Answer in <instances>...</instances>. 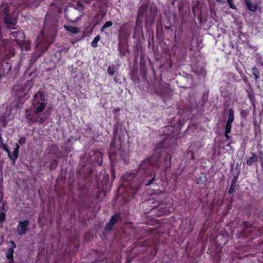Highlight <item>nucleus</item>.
Masks as SVG:
<instances>
[{"label": "nucleus", "instance_id": "1", "mask_svg": "<svg viewBox=\"0 0 263 263\" xmlns=\"http://www.w3.org/2000/svg\"><path fill=\"white\" fill-rule=\"evenodd\" d=\"M171 157H162L161 154L156 151L149 157L144 159L139 164L138 170L127 172L122 176L124 181L120 186L119 192H123V196L129 199L133 198L140 189L141 185L149 186L156 180V168L166 167L170 163Z\"/></svg>", "mask_w": 263, "mask_h": 263}, {"label": "nucleus", "instance_id": "2", "mask_svg": "<svg viewBox=\"0 0 263 263\" xmlns=\"http://www.w3.org/2000/svg\"><path fill=\"white\" fill-rule=\"evenodd\" d=\"M121 133L118 134V126H116L113 132V137L110 144L108 152L109 157L111 161L123 160L125 164L129 160V152L128 148L123 147V142L125 140V130L120 129Z\"/></svg>", "mask_w": 263, "mask_h": 263}, {"label": "nucleus", "instance_id": "3", "mask_svg": "<svg viewBox=\"0 0 263 263\" xmlns=\"http://www.w3.org/2000/svg\"><path fill=\"white\" fill-rule=\"evenodd\" d=\"M48 25L49 22L45 19L43 28L36 39V46L44 44V50H47L57 32V26L54 23H51L50 27Z\"/></svg>", "mask_w": 263, "mask_h": 263}, {"label": "nucleus", "instance_id": "4", "mask_svg": "<svg viewBox=\"0 0 263 263\" xmlns=\"http://www.w3.org/2000/svg\"><path fill=\"white\" fill-rule=\"evenodd\" d=\"M153 90L154 93L159 96L163 101L171 99L174 91L170 84L163 82L155 83Z\"/></svg>", "mask_w": 263, "mask_h": 263}, {"label": "nucleus", "instance_id": "5", "mask_svg": "<svg viewBox=\"0 0 263 263\" xmlns=\"http://www.w3.org/2000/svg\"><path fill=\"white\" fill-rule=\"evenodd\" d=\"M163 133L167 137L157 144L156 146V151L168 147L170 143V140L175 138L178 134L177 128L172 125L164 127Z\"/></svg>", "mask_w": 263, "mask_h": 263}, {"label": "nucleus", "instance_id": "6", "mask_svg": "<svg viewBox=\"0 0 263 263\" xmlns=\"http://www.w3.org/2000/svg\"><path fill=\"white\" fill-rule=\"evenodd\" d=\"M48 103L46 95L44 92L39 91L33 96L32 103L33 111L36 114L42 112L46 108Z\"/></svg>", "mask_w": 263, "mask_h": 263}, {"label": "nucleus", "instance_id": "7", "mask_svg": "<svg viewBox=\"0 0 263 263\" xmlns=\"http://www.w3.org/2000/svg\"><path fill=\"white\" fill-rule=\"evenodd\" d=\"M127 24H124L120 28L119 31L120 34L119 39H120L121 35H124L126 37H128L130 35V32L127 30ZM128 45L125 43H123L120 39H119V48L118 50L119 51L120 54L121 56L123 57L126 55V53L129 51L128 50Z\"/></svg>", "mask_w": 263, "mask_h": 263}, {"label": "nucleus", "instance_id": "8", "mask_svg": "<svg viewBox=\"0 0 263 263\" xmlns=\"http://www.w3.org/2000/svg\"><path fill=\"white\" fill-rule=\"evenodd\" d=\"M155 209H157L158 211L157 216L160 217L168 215L171 213V205L170 203H166L162 201H158V204L152 206V208L150 210H155Z\"/></svg>", "mask_w": 263, "mask_h": 263}, {"label": "nucleus", "instance_id": "9", "mask_svg": "<svg viewBox=\"0 0 263 263\" xmlns=\"http://www.w3.org/2000/svg\"><path fill=\"white\" fill-rule=\"evenodd\" d=\"M93 174L92 168L89 166H86L85 164L82 165L77 172V177L78 179H82L84 180H89Z\"/></svg>", "mask_w": 263, "mask_h": 263}, {"label": "nucleus", "instance_id": "10", "mask_svg": "<svg viewBox=\"0 0 263 263\" xmlns=\"http://www.w3.org/2000/svg\"><path fill=\"white\" fill-rule=\"evenodd\" d=\"M90 162L95 165L101 166L103 162V154L102 152L96 149L91 151L89 153Z\"/></svg>", "mask_w": 263, "mask_h": 263}, {"label": "nucleus", "instance_id": "11", "mask_svg": "<svg viewBox=\"0 0 263 263\" xmlns=\"http://www.w3.org/2000/svg\"><path fill=\"white\" fill-rule=\"evenodd\" d=\"M234 120V111L233 108H230L228 112V118L225 126L224 136L228 139H230V136L229 134L231 132L232 123Z\"/></svg>", "mask_w": 263, "mask_h": 263}, {"label": "nucleus", "instance_id": "12", "mask_svg": "<svg viewBox=\"0 0 263 263\" xmlns=\"http://www.w3.org/2000/svg\"><path fill=\"white\" fill-rule=\"evenodd\" d=\"M179 14L182 17V21L186 19L190 15V11L188 3L184 1H181L178 5Z\"/></svg>", "mask_w": 263, "mask_h": 263}, {"label": "nucleus", "instance_id": "13", "mask_svg": "<svg viewBox=\"0 0 263 263\" xmlns=\"http://www.w3.org/2000/svg\"><path fill=\"white\" fill-rule=\"evenodd\" d=\"M4 22L7 25V29L9 30L16 29L18 26L15 27L17 24V19L11 15L5 16L4 17Z\"/></svg>", "mask_w": 263, "mask_h": 263}, {"label": "nucleus", "instance_id": "14", "mask_svg": "<svg viewBox=\"0 0 263 263\" xmlns=\"http://www.w3.org/2000/svg\"><path fill=\"white\" fill-rule=\"evenodd\" d=\"M30 221L28 219L20 221L16 228V232L18 235H23L26 233L28 230Z\"/></svg>", "mask_w": 263, "mask_h": 263}, {"label": "nucleus", "instance_id": "15", "mask_svg": "<svg viewBox=\"0 0 263 263\" xmlns=\"http://www.w3.org/2000/svg\"><path fill=\"white\" fill-rule=\"evenodd\" d=\"M121 219V215L120 213H116L110 218L109 222L106 224L105 226V230L106 231H110L114 226L117 223V222Z\"/></svg>", "mask_w": 263, "mask_h": 263}, {"label": "nucleus", "instance_id": "16", "mask_svg": "<svg viewBox=\"0 0 263 263\" xmlns=\"http://www.w3.org/2000/svg\"><path fill=\"white\" fill-rule=\"evenodd\" d=\"M36 114L34 111L32 112L28 110H26L25 116L28 124L32 125L37 121L38 116Z\"/></svg>", "mask_w": 263, "mask_h": 263}, {"label": "nucleus", "instance_id": "17", "mask_svg": "<svg viewBox=\"0 0 263 263\" xmlns=\"http://www.w3.org/2000/svg\"><path fill=\"white\" fill-rule=\"evenodd\" d=\"M10 35L13 37L17 43L21 42L24 40L25 34L22 30H17L15 31H11Z\"/></svg>", "mask_w": 263, "mask_h": 263}, {"label": "nucleus", "instance_id": "18", "mask_svg": "<svg viewBox=\"0 0 263 263\" xmlns=\"http://www.w3.org/2000/svg\"><path fill=\"white\" fill-rule=\"evenodd\" d=\"M239 171L238 170L237 168H236V170L235 171H234V173H233V178L231 181V184L230 187L228 191V194H231L234 192L235 187L236 186V182L238 180V177L239 176Z\"/></svg>", "mask_w": 263, "mask_h": 263}, {"label": "nucleus", "instance_id": "19", "mask_svg": "<svg viewBox=\"0 0 263 263\" xmlns=\"http://www.w3.org/2000/svg\"><path fill=\"white\" fill-rule=\"evenodd\" d=\"M158 11L156 7H152L150 8L149 14L146 18V21L151 23H154V21L157 16Z\"/></svg>", "mask_w": 263, "mask_h": 263}, {"label": "nucleus", "instance_id": "20", "mask_svg": "<svg viewBox=\"0 0 263 263\" xmlns=\"http://www.w3.org/2000/svg\"><path fill=\"white\" fill-rule=\"evenodd\" d=\"M250 214L252 215L254 218H259L263 220V214L261 215L256 206H252L250 208Z\"/></svg>", "mask_w": 263, "mask_h": 263}, {"label": "nucleus", "instance_id": "21", "mask_svg": "<svg viewBox=\"0 0 263 263\" xmlns=\"http://www.w3.org/2000/svg\"><path fill=\"white\" fill-rule=\"evenodd\" d=\"M20 146L18 144H16L15 147L14 148L12 154L10 153L9 154L8 157L10 159H11L13 163H14L15 160L18 158V153H19Z\"/></svg>", "mask_w": 263, "mask_h": 263}, {"label": "nucleus", "instance_id": "22", "mask_svg": "<svg viewBox=\"0 0 263 263\" xmlns=\"http://www.w3.org/2000/svg\"><path fill=\"white\" fill-rule=\"evenodd\" d=\"M120 111V109L118 107L115 108L113 110V113L115 114L114 119L115 121H117V123L115 125L114 128L116 126H118V134L121 133L120 129H122V128H119V118L118 116V112Z\"/></svg>", "mask_w": 263, "mask_h": 263}, {"label": "nucleus", "instance_id": "23", "mask_svg": "<svg viewBox=\"0 0 263 263\" xmlns=\"http://www.w3.org/2000/svg\"><path fill=\"white\" fill-rule=\"evenodd\" d=\"M252 156L247 158L246 161V164L250 166L253 163L256 162L258 161V158L257 155L255 153H251Z\"/></svg>", "mask_w": 263, "mask_h": 263}, {"label": "nucleus", "instance_id": "24", "mask_svg": "<svg viewBox=\"0 0 263 263\" xmlns=\"http://www.w3.org/2000/svg\"><path fill=\"white\" fill-rule=\"evenodd\" d=\"M64 28L68 31L71 32L73 34H76L80 32V28L73 27L70 25H64Z\"/></svg>", "mask_w": 263, "mask_h": 263}, {"label": "nucleus", "instance_id": "25", "mask_svg": "<svg viewBox=\"0 0 263 263\" xmlns=\"http://www.w3.org/2000/svg\"><path fill=\"white\" fill-rule=\"evenodd\" d=\"M14 250L9 248L6 252V258L8 260V263H14Z\"/></svg>", "mask_w": 263, "mask_h": 263}, {"label": "nucleus", "instance_id": "26", "mask_svg": "<svg viewBox=\"0 0 263 263\" xmlns=\"http://www.w3.org/2000/svg\"><path fill=\"white\" fill-rule=\"evenodd\" d=\"M245 2L248 9L250 11L255 12L257 10L258 8V6L257 5L252 4L249 0H245Z\"/></svg>", "mask_w": 263, "mask_h": 263}, {"label": "nucleus", "instance_id": "27", "mask_svg": "<svg viewBox=\"0 0 263 263\" xmlns=\"http://www.w3.org/2000/svg\"><path fill=\"white\" fill-rule=\"evenodd\" d=\"M146 11H147L146 7L142 6V7H139V8L138 9V16H137V21H136V25H137V24H138V18L139 17H140L141 16L143 15L145 13ZM137 25H136V28H137ZM136 29V28H135V30Z\"/></svg>", "mask_w": 263, "mask_h": 263}, {"label": "nucleus", "instance_id": "28", "mask_svg": "<svg viewBox=\"0 0 263 263\" xmlns=\"http://www.w3.org/2000/svg\"><path fill=\"white\" fill-rule=\"evenodd\" d=\"M199 4V2H197L195 5H194L192 7V11L195 16L197 15L199 16V14L200 13V12L199 11V8L198 7V5ZM200 11V10H199Z\"/></svg>", "mask_w": 263, "mask_h": 263}, {"label": "nucleus", "instance_id": "29", "mask_svg": "<svg viewBox=\"0 0 263 263\" xmlns=\"http://www.w3.org/2000/svg\"><path fill=\"white\" fill-rule=\"evenodd\" d=\"M100 40V36L97 35L93 40L91 42V46L93 47H97L98 46V43Z\"/></svg>", "mask_w": 263, "mask_h": 263}, {"label": "nucleus", "instance_id": "30", "mask_svg": "<svg viewBox=\"0 0 263 263\" xmlns=\"http://www.w3.org/2000/svg\"><path fill=\"white\" fill-rule=\"evenodd\" d=\"M107 73L109 75L112 76L115 73V65H109L107 69Z\"/></svg>", "mask_w": 263, "mask_h": 263}, {"label": "nucleus", "instance_id": "31", "mask_svg": "<svg viewBox=\"0 0 263 263\" xmlns=\"http://www.w3.org/2000/svg\"><path fill=\"white\" fill-rule=\"evenodd\" d=\"M58 165V161L55 159H53L52 160L50 165L49 166V169L50 171H53L57 167Z\"/></svg>", "mask_w": 263, "mask_h": 263}, {"label": "nucleus", "instance_id": "32", "mask_svg": "<svg viewBox=\"0 0 263 263\" xmlns=\"http://www.w3.org/2000/svg\"><path fill=\"white\" fill-rule=\"evenodd\" d=\"M112 25L111 21H108L105 23L103 26L101 28V31L103 32L104 29L107 27H109Z\"/></svg>", "mask_w": 263, "mask_h": 263}, {"label": "nucleus", "instance_id": "33", "mask_svg": "<svg viewBox=\"0 0 263 263\" xmlns=\"http://www.w3.org/2000/svg\"><path fill=\"white\" fill-rule=\"evenodd\" d=\"M252 73L254 76L255 80H257L259 78V72L256 67L252 68Z\"/></svg>", "mask_w": 263, "mask_h": 263}, {"label": "nucleus", "instance_id": "34", "mask_svg": "<svg viewBox=\"0 0 263 263\" xmlns=\"http://www.w3.org/2000/svg\"><path fill=\"white\" fill-rule=\"evenodd\" d=\"M6 218V211H0V223H3Z\"/></svg>", "mask_w": 263, "mask_h": 263}, {"label": "nucleus", "instance_id": "35", "mask_svg": "<svg viewBox=\"0 0 263 263\" xmlns=\"http://www.w3.org/2000/svg\"><path fill=\"white\" fill-rule=\"evenodd\" d=\"M205 180H206L205 176H204V177L199 176L197 179V183L198 184H202L203 182H204L205 181Z\"/></svg>", "mask_w": 263, "mask_h": 263}, {"label": "nucleus", "instance_id": "36", "mask_svg": "<svg viewBox=\"0 0 263 263\" xmlns=\"http://www.w3.org/2000/svg\"><path fill=\"white\" fill-rule=\"evenodd\" d=\"M227 2L229 5L230 8L232 9H236V7L233 4V0H227Z\"/></svg>", "mask_w": 263, "mask_h": 263}, {"label": "nucleus", "instance_id": "37", "mask_svg": "<svg viewBox=\"0 0 263 263\" xmlns=\"http://www.w3.org/2000/svg\"><path fill=\"white\" fill-rule=\"evenodd\" d=\"M208 95H209L208 92H207V93L204 92L203 94V96L202 97V101L203 103H205V102H207L208 98Z\"/></svg>", "mask_w": 263, "mask_h": 263}, {"label": "nucleus", "instance_id": "38", "mask_svg": "<svg viewBox=\"0 0 263 263\" xmlns=\"http://www.w3.org/2000/svg\"><path fill=\"white\" fill-rule=\"evenodd\" d=\"M26 141V138L25 137H22L18 139V142L21 145H24Z\"/></svg>", "mask_w": 263, "mask_h": 263}, {"label": "nucleus", "instance_id": "39", "mask_svg": "<svg viewBox=\"0 0 263 263\" xmlns=\"http://www.w3.org/2000/svg\"><path fill=\"white\" fill-rule=\"evenodd\" d=\"M2 12L5 14V16L11 15L10 12H9V9L8 7H5L3 9Z\"/></svg>", "mask_w": 263, "mask_h": 263}, {"label": "nucleus", "instance_id": "40", "mask_svg": "<svg viewBox=\"0 0 263 263\" xmlns=\"http://www.w3.org/2000/svg\"><path fill=\"white\" fill-rule=\"evenodd\" d=\"M1 147H2L5 152H6L8 154V156L9 155V154L10 153V151L8 149V148L7 147V145L4 144V143L2 144V145H1L0 146Z\"/></svg>", "mask_w": 263, "mask_h": 263}, {"label": "nucleus", "instance_id": "41", "mask_svg": "<svg viewBox=\"0 0 263 263\" xmlns=\"http://www.w3.org/2000/svg\"><path fill=\"white\" fill-rule=\"evenodd\" d=\"M1 147H2L5 152H6L8 154V156L9 155V154L10 153V151L8 149V148L7 147V145L4 144V143L2 144V145H1L0 146Z\"/></svg>", "mask_w": 263, "mask_h": 263}, {"label": "nucleus", "instance_id": "42", "mask_svg": "<svg viewBox=\"0 0 263 263\" xmlns=\"http://www.w3.org/2000/svg\"><path fill=\"white\" fill-rule=\"evenodd\" d=\"M115 172H116L115 170L112 167V166H111V168H110V173L111 174L112 179H113V180H114L116 177Z\"/></svg>", "mask_w": 263, "mask_h": 263}, {"label": "nucleus", "instance_id": "43", "mask_svg": "<svg viewBox=\"0 0 263 263\" xmlns=\"http://www.w3.org/2000/svg\"><path fill=\"white\" fill-rule=\"evenodd\" d=\"M187 154H191V158L190 159L194 160L195 159V154L192 150H189L187 151Z\"/></svg>", "mask_w": 263, "mask_h": 263}, {"label": "nucleus", "instance_id": "44", "mask_svg": "<svg viewBox=\"0 0 263 263\" xmlns=\"http://www.w3.org/2000/svg\"><path fill=\"white\" fill-rule=\"evenodd\" d=\"M10 243L11 245V246L10 249H12V250H14V249L16 247V245L15 243V242L13 240H10Z\"/></svg>", "mask_w": 263, "mask_h": 263}, {"label": "nucleus", "instance_id": "45", "mask_svg": "<svg viewBox=\"0 0 263 263\" xmlns=\"http://www.w3.org/2000/svg\"><path fill=\"white\" fill-rule=\"evenodd\" d=\"M62 148L67 153H69L71 152V148L70 147H65L64 146H62Z\"/></svg>", "mask_w": 263, "mask_h": 263}, {"label": "nucleus", "instance_id": "46", "mask_svg": "<svg viewBox=\"0 0 263 263\" xmlns=\"http://www.w3.org/2000/svg\"><path fill=\"white\" fill-rule=\"evenodd\" d=\"M82 17V15H80L79 16H77L75 19L74 20H70V21L73 23H76L78 22Z\"/></svg>", "mask_w": 263, "mask_h": 263}, {"label": "nucleus", "instance_id": "47", "mask_svg": "<svg viewBox=\"0 0 263 263\" xmlns=\"http://www.w3.org/2000/svg\"><path fill=\"white\" fill-rule=\"evenodd\" d=\"M6 205V203L5 202H4L3 203L2 207L0 208V211H5V206Z\"/></svg>", "mask_w": 263, "mask_h": 263}, {"label": "nucleus", "instance_id": "48", "mask_svg": "<svg viewBox=\"0 0 263 263\" xmlns=\"http://www.w3.org/2000/svg\"><path fill=\"white\" fill-rule=\"evenodd\" d=\"M165 195H166V194H165V192H161L159 193V195H158V196H162V197H165Z\"/></svg>", "mask_w": 263, "mask_h": 263}, {"label": "nucleus", "instance_id": "49", "mask_svg": "<svg viewBox=\"0 0 263 263\" xmlns=\"http://www.w3.org/2000/svg\"><path fill=\"white\" fill-rule=\"evenodd\" d=\"M90 208V206L89 205H88V204L86 203L85 204V209L86 210H89Z\"/></svg>", "mask_w": 263, "mask_h": 263}, {"label": "nucleus", "instance_id": "50", "mask_svg": "<svg viewBox=\"0 0 263 263\" xmlns=\"http://www.w3.org/2000/svg\"><path fill=\"white\" fill-rule=\"evenodd\" d=\"M100 194H101V192H99V193H97V195H96V199H98V198L99 197Z\"/></svg>", "mask_w": 263, "mask_h": 263}, {"label": "nucleus", "instance_id": "51", "mask_svg": "<svg viewBox=\"0 0 263 263\" xmlns=\"http://www.w3.org/2000/svg\"><path fill=\"white\" fill-rule=\"evenodd\" d=\"M44 120L42 119V118H41L40 120H39V123H42L44 122Z\"/></svg>", "mask_w": 263, "mask_h": 263}, {"label": "nucleus", "instance_id": "52", "mask_svg": "<svg viewBox=\"0 0 263 263\" xmlns=\"http://www.w3.org/2000/svg\"><path fill=\"white\" fill-rule=\"evenodd\" d=\"M126 263H130V259L127 258L126 259Z\"/></svg>", "mask_w": 263, "mask_h": 263}, {"label": "nucleus", "instance_id": "53", "mask_svg": "<svg viewBox=\"0 0 263 263\" xmlns=\"http://www.w3.org/2000/svg\"><path fill=\"white\" fill-rule=\"evenodd\" d=\"M259 154H260L261 156H262L263 155V153L262 151H259Z\"/></svg>", "mask_w": 263, "mask_h": 263}, {"label": "nucleus", "instance_id": "54", "mask_svg": "<svg viewBox=\"0 0 263 263\" xmlns=\"http://www.w3.org/2000/svg\"><path fill=\"white\" fill-rule=\"evenodd\" d=\"M143 245H144V246H146V245H147V243L146 242V241H144L143 242Z\"/></svg>", "mask_w": 263, "mask_h": 263}, {"label": "nucleus", "instance_id": "55", "mask_svg": "<svg viewBox=\"0 0 263 263\" xmlns=\"http://www.w3.org/2000/svg\"><path fill=\"white\" fill-rule=\"evenodd\" d=\"M114 81H116V82H117V78L116 77L114 78Z\"/></svg>", "mask_w": 263, "mask_h": 263}, {"label": "nucleus", "instance_id": "56", "mask_svg": "<svg viewBox=\"0 0 263 263\" xmlns=\"http://www.w3.org/2000/svg\"><path fill=\"white\" fill-rule=\"evenodd\" d=\"M3 200V196H2L0 199V203Z\"/></svg>", "mask_w": 263, "mask_h": 263}, {"label": "nucleus", "instance_id": "57", "mask_svg": "<svg viewBox=\"0 0 263 263\" xmlns=\"http://www.w3.org/2000/svg\"><path fill=\"white\" fill-rule=\"evenodd\" d=\"M217 2H219L220 1V0H216Z\"/></svg>", "mask_w": 263, "mask_h": 263}, {"label": "nucleus", "instance_id": "58", "mask_svg": "<svg viewBox=\"0 0 263 263\" xmlns=\"http://www.w3.org/2000/svg\"><path fill=\"white\" fill-rule=\"evenodd\" d=\"M21 91H23V88H21Z\"/></svg>", "mask_w": 263, "mask_h": 263}, {"label": "nucleus", "instance_id": "59", "mask_svg": "<svg viewBox=\"0 0 263 263\" xmlns=\"http://www.w3.org/2000/svg\"><path fill=\"white\" fill-rule=\"evenodd\" d=\"M151 201V200H149L148 201V202H150Z\"/></svg>", "mask_w": 263, "mask_h": 263}, {"label": "nucleus", "instance_id": "60", "mask_svg": "<svg viewBox=\"0 0 263 263\" xmlns=\"http://www.w3.org/2000/svg\"><path fill=\"white\" fill-rule=\"evenodd\" d=\"M90 1V0H89V1H87V3H89V2Z\"/></svg>", "mask_w": 263, "mask_h": 263}]
</instances>
